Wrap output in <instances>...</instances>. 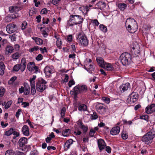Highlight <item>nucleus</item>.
<instances>
[{"label": "nucleus", "mask_w": 155, "mask_h": 155, "mask_svg": "<svg viewBox=\"0 0 155 155\" xmlns=\"http://www.w3.org/2000/svg\"><path fill=\"white\" fill-rule=\"evenodd\" d=\"M83 21V18L81 15H71L70 16L69 19L68 21V25L70 26H72L74 25L80 24Z\"/></svg>", "instance_id": "f257e3e1"}, {"label": "nucleus", "mask_w": 155, "mask_h": 155, "mask_svg": "<svg viewBox=\"0 0 155 155\" xmlns=\"http://www.w3.org/2000/svg\"><path fill=\"white\" fill-rule=\"evenodd\" d=\"M155 137V131L151 130L142 137V140L146 144L150 143L153 139Z\"/></svg>", "instance_id": "f03ea898"}, {"label": "nucleus", "mask_w": 155, "mask_h": 155, "mask_svg": "<svg viewBox=\"0 0 155 155\" xmlns=\"http://www.w3.org/2000/svg\"><path fill=\"white\" fill-rule=\"evenodd\" d=\"M120 59V62L124 65H128L130 63L131 56L128 53H124L121 55Z\"/></svg>", "instance_id": "7ed1b4c3"}, {"label": "nucleus", "mask_w": 155, "mask_h": 155, "mask_svg": "<svg viewBox=\"0 0 155 155\" xmlns=\"http://www.w3.org/2000/svg\"><path fill=\"white\" fill-rule=\"evenodd\" d=\"M78 41L83 46H87L89 43L86 35L83 32L79 33L77 37Z\"/></svg>", "instance_id": "20e7f679"}, {"label": "nucleus", "mask_w": 155, "mask_h": 155, "mask_svg": "<svg viewBox=\"0 0 155 155\" xmlns=\"http://www.w3.org/2000/svg\"><path fill=\"white\" fill-rule=\"evenodd\" d=\"M47 82L44 79L41 78L36 83V87L37 91L42 92L46 88L47 86L46 84Z\"/></svg>", "instance_id": "39448f33"}, {"label": "nucleus", "mask_w": 155, "mask_h": 155, "mask_svg": "<svg viewBox=\"0 0 155 155\" xmlns=\"http://www.w3.org/2000/svg\"><path fill=\"white\" fill-rule=\"evenodd\" d=\"M95 65L93 63L92 64H89L88 62H86L84 65V68L87 70L90 73H91L92 71H94V69Z\"/></svg>", "instance_id": "423d86ee"}, {"label": "nucleus", "mask_w": 155, "mask_h": 155, "mask_svg": "<svg viewBox=\"0 0 155 155\" xmlns=\"http://www.w3.org/2000/svg\"><path fill=\"white\" fill-rule=\"evenodd\" d=\"M16 25L13 24H10L6 27V30L8 33L11 34L15 32L16 31Z\"/></svg>", "instance_id": "0eeeda50"}, {"label": "nucleus", "mask_w": 155, "mask_h": 155, "mask_svg": "<svg viewBox=\"0 0 155 155\" xmlns=\"http://www.w3.org/2000/svg\"><path fill=\"white\" fill-rule=\"evenodd\" d=\"M155 112V104H153L148 105L145 109V112L147 114H151Z\"/></svg>", "instance_id": "6e6552de"}, {"label": "nucleus", "mask_w": 155, "mask_h": 155, "mask_svg": "<svg viewBox=\"0 0 155 155\" xmlns=\"http://www.w3.org/2000/svg\"><path fill=\"white\" fill-rule=\"evenodd\" d=\"M97 144L99 148L101 150L104 149L106 146L104 141L101 139L98 140Z\"/></svg>", "instance_id": "1a4fd4ad"}, {"label": "nucleus", "mask_w": 155, "mask_h": 155, "mask_svg": "<svg viewBox=\"0 0 155 155\" xmlns=\"http://www.w3.org/2000/svg\"><path fill=\"white\" fill-rule=\"evenodd\" d=\"M26 60L25 58H23L21 61V62L20 65V67L21 68V72H23L24 71L26 67Z\"/></svg>", "instance_id": "9d476101"}, {"label": "nucleus", "mask_w": 155, "mask_h": 155, "mask_svg": "<svg viewBox=\"0 0 155 155\" xmlns=\"http://www.w3.org/2000/svg\"><path fill=\"white\" fill-rule=\"evenodd\" d=\"M130 87V84L128 83H127L125 84H123L119 88L121 92H123L127 91Z\"/></svg>", "instance_id": "9b49d317"}, {"label": "nucleus", "mask_w": 155, "mask_h": 155, "mask_svg": "<svg viewBox=\"0 0 155 155\" xmlns=\"http://www.w3.org/2000/svg\"><path fill=\"white\" fill-rule=\"evenodd\" d=\"M131 51L133 54L134 53L136 56H138L139 55L140 48L138 45L136 46H135V47H133L131 49Z\"/></svg>", "instance_id": "f8f14e48"}, {"label": "nucleus", "mask_w": 155, "mask_h": 155, "mask_svg": "<svg viewBox=\"0 0 155 155\" xmlns=\"http://www.w3.org/2000/svg\"><path fill=\"white\" fill-rule=\"evenodd\" d=\"M120 131V128L118 126H116L113 128L110 131L111 134L113 135H116L119 134Z\"/></svg>", "instance_id": "ddd939ff"}, {"label": "nucleus", "mask_w": 155, "mask_h": 155, "mask_svg": "<svg viewBox=\"0 0 155 155\" xmlns=\"http://www.w3.org/2000/svg\"><path fill=\"white\" fill-rule=\"evenodd\" d=\"M95 8H98L101 10L103 9L106 6L105 3L103 2H99L97 3L96 5Z\"/></svg>", "instance_id": "4468645a"}, {"label": "nucleus", "mask_w": 155, "mask_h": 155, "mask_svg": "<svg viewBox=\"0 0 155 155\" xmlns=\"http://www.w3.org/2000/svg\"><path fill=\"white\" fill-rule=\"evenodd\" d=\"M27 143V139L25 137H22L18 141L19 145L20 147H23Z\"/></svg>", "instance_id": "2eb2a0df"}, {"label": "nucleus", "mask_w": 155, "mask_h": 155, "mask_svg": "<svg viewBox=\"0 0 155 155\" xmlns=\"http://www.w3.org/2000/svg\"><path fill=\"white\" fill-rule=\"evenodd\" d=\"M24 94L26 95H28L30 93V87L28 84L26 82L24 83Z\"/></svg>", "instance_id": "dca6fc26"}, {"label": "nucleus", "mask_w": 155, "mask_h": 155, "mask_svg": "<svg viewBox=\"0 0 155 155\" xmlns=\"http://www.w3.org/2000/svg\"><path fill=\"white\" fill-rule=\"evenodd\" d=\"M52 71L51 68L47 66L45 68L44 72L46 76L49 77L52 73Z\"/></svg>", "instance_id": "f3484780"}, {"label": "nucleus", "mask_w": 155, "mask_h": 155, "mask_svg": "<svg viewBox=\"0 0 155 155\" xmlns=\"http://www.w3.org/2000/svg\"><path fill=\"white\" fill-rule=\"evenodd\" d=\"M138 94L137 93L133 92L130 95V101H132L133 102H134L137 101L138 98Z\"/></svg>", "instance_id": "a211bd4d"}, {"label": "nucleus", "mask_w": 155, "mask_h": 155, "mask_svg": "<svg viewBox=\"0 0 155 155\" xmlns=\"http://www.w3.org/2000/svg\"><path fill=\"white\" fill-rule=\"evenodd\" d=\"M32 39L35 42L36 44L38 45H41L43 44V40L41 39L36 37H32Z\"/></svg>", "instance_id": "6ab92c4d"}, {"label": "nucleus", "mask_w": 155, "mask_h": 155, "mask_svg": "<svg viewBox=\"0 0 155 155\" xmlns=\"http://www.w3.org/2000/svg\"><path fill=\"white\" fill-rule=\"evenodd\" d=\"M73 90L74 91L72 92L73 94H74L75 98H77L78 97V94L79 93H81L78 87V86L77 85V86L75 87L74 88Z\"/></svg>", "instance_id": "aec40b11"}, {"label": "nucleus", "mask_w": 155, "mask_h": 155, "mask_svg": "<svg viewBox=\"0 0 155 155\" xmlns=\"http://www.w3.org/2000/svg\"><path fill=\"white\" fill-rule=\"evenodd\" d=\"M97 61L98 65L101 68L103 66L106 62L104 61L103 59L102 58H96Z\"/></svg>", "instance_id": "412c9836"}, {"label": "nucleus", "mask_w": 155, "mask_h": 155, "mask_svg": "<svg viewBox=\"0 0 155 155\" xmlns=\"http://www.w3.org/2000/svg\"><path fill=\"white\" fill-rule=\"evenodd\" d=\"M13 48L11 46H8L5 49V54H8L9 53H11L13 52L14 51Z\"/></svg>", "instance_id": "4be33fe9"}, {"label": "nucleus", "mask_w": 155, "mask_h": 155, "mask_svg": "<svg viewBox=\"0 0 155 155\" xmlns=\"http://www.w3.org/2000/svg\"><path fill=\"white\" fill-rule=\"evenodd\" d=\"M22 132L23 134L28 136L29 135L28 128V126L24 125L22 127Z\"/></svg>", "instance_id": "5701e85b"}, {"label": "nucleus", "mask_w": 155, "mask_h": 155, "mask_svg": "<svg viewBox=\"0 0 155 155\" xmlns=\"http://www.w3.org/2000/svg\"><path fill=\"white\" fill-rule=\"evenodd\" d=\"M5 66L4 63L1 61L0 62V75H2L4 73Z\"/></svg>", "instance_id": "b1692460"}, {"label": "nucleus", "mask_w": 155, "mask_h": 155, "mask_svg": "<svg viewBox=\"0 0 155 155\" xmlns=\"http://www.w3.org/2000/svg\"><path fill=\"white\" fill-rule=\"evenodd\" d=\"M103 68H105L107 71H110L113 69V66L110 63H105Z\"/></svg>", "instance_id": "393cba45"}, {"label": "nucleus", "mask_w": 155, "mask_h": 155, "mask_svg": "<svg viewBox=\"0 0 155 155\" xmlns=\"http://www.w3.org/2000/svg\"><path fill=\"white\" fill-rule=\"evenodd\" d=\"M17 17L15 15H12L6 16L5 18V20L8 22L12 21L13 19L16 18Z\"/></svg>", "instance_id": "a878e982"}, {"label": "nucleus", "mask_w": 155, "mask_h": 155, "mask_svg": "<svg viewBox=\"0 0 155 155\" xmlns=\"http://www.w3.org/2000/svg\"><path fill=\"white\" fill-rule=\"evenodd\" d=\"M127 6V5L124 3H119L118 5V8L121 11H124L126 8Z\"/></svg>", "instance_id": "bb28decb"}, {"label": "nucleus", "mask_w": 155, "mask_h": 155, "mask_svg": "<svg viewBox=\"0 0 155 155\" xmlns=\"http://www.w3.org/2000/svg\"><path fill=\"white\" fill-rule=\"evenodd\" d=\"M79 90L81 93L86 92L87 91V87L85 85H78Z\"/></svg>", "instance_id": "cd10ccee"}, {"label": "nucleus", "mask_w": 155, "mask_h": 155, "mask_svg": "<svg viewBox=\"0 0 155 155\" xmlns=\"http://www.w3.org/2000/svg\"><path fill=\"white\" fill-rule=\"evenodd\" d=\"M33 66H34V63L33 62H29L27 66L28 69L30 71H34L33 68Z\"/></svg>", "instance_id": "c85d7f7f"}, {"label": "nucleus", "mask_w": 155, "mask_h": 155, "mask_svg": "<svg viewBox=\"0 0 155 155\" xmlns=\"http://www.w3.org/2000/svg\"><path fill=\"white\" fill-rule=\"evenodd\" d=\"M9 10L11 13L16 12L18 11V8L17 6H12L9 7Z\"/></svg>", "instance_id": "c756f323"}, {"label": "nucleus", "mask_w": 155, "mask_h": 155, "mask_svg": "<svg viewBox=\"0 0 155 155\" xmlns=\"http://www.w3.org/2000/svg\"><path fill=\"white\" fill-rule=\"evenodd\" d=\"M21 56V54L17 52L13 54L12 55V58L13 60H16L18 59Z\"/></svg>", "instance_id": "7c9ffc66"}, {"label": "nucleus", "mask_w": 155, "mask_h": 155, "mask_svg": "<svg viewBox=\"0 0 155 155\" xmlns=\"http://www.w3.org/2000/svg\"><path fill=\"white\" fill-rule=\"evenodd\" d=\"M73 141L72 139H70L67 140L65 144V146L67 147L68 149L69 148L70 146L73 143Z\"/></svg>", "instance_id": "2f4dec72"}, {"label": "nucleus", "mask_w": 155, "mask_h": 155, "mask_svg": "<svg viewBox=\"0 0 155 155\" xmlns=\"http://www.w3.org/2000/svg\"><path fill=\"white\" fill-rule=\"evenodd\" d=\"M71 130L70 129H67L62 131V135L65 137H67L69 136L71 132Z\"/></svg>", "instance_id": "473e14b6"}, {"label": "nucleus", "mask_w": 155, "mask_h": 155, "mask_svg": "<svg viewBox=\"0 0 155 155\" xmlns=\"http://www.w3.org/2000/svg\"><path fill=\"white\" fill-rule=\"evenodd\" d=\"M14 130V129L13 128H11L9 130L6 131L5 132L4 135H6L7 136H9L12 134L13 132V131Z\"/></svg>", "instance_id": "72a5a7b5"}, {"label": "nucleus", "mask_w": 155, "mask_h": 155, "mask_svg": "<svg viewBox=\"0 0 155 155\" xmlns=\"http://www.w3.org/2000/svg\"><path fill=\"white\" fill-rule=\"evenodd\" d=\"M87 106L85 104H81L78 107V110L81 111H85L87 110Z\"/></svg>", "instance_id": "f704fd0d"}, {"label": "nucleus", "mask_w": 155, "mask_h": 155, "mask_svg": "<svg viewBox=\"0 0 155 155\" xmlns=\"http://www.w3.org/2000/svg\"><path fill=\"white\" fill-rule=\"evenodd\" d=\"M140 118L142 120H144L146 121L147 122L149 120V116L148 115H141L140 116Z\"/></svg>", "instance_id": "c9c22d12"}, {"label": "nucleus", "mask_w": 155, "mask_h": 155, "mask_svg": "<svg viewBox=\"0 0 155 155\" xmlns=\"http://www.w3.org/2000/svg\"><path fill=\"white\" fill-rule=\"evenodd\" d=\"M31 89V93L33 95H35L36 93V90L35 88V85H30Z\"/></svg>", "instance_id": "e433bc0d"}, {"label": "nucleus", "mask_w": 155, "mask_h": 155, "mask_svg": "<svg viewBox=\"0 0 155 155\" xmlns=\"http://www.w3.org/2000/svg\"><path fill=\"white\" fill-rule=\"evenodd\" d=\"M20 69L21 70L20 65L19 64H17L14 66L13 68V70L17 72Z\"/></svg>", "instance_id": "4c0bfd02"}, {"label": "nucleus", "mask_w": 155, "mask_h": 155, "mask_svg": "<svg viewBox=\"0 0 155 155\" xmlns=\"http://www.w3.org/2000/svg\"><path fill=\"white\" fill-rule=\"evenodd\" d=\"M100 29L104 32H106L107 31V28L105 26L103 25L99 26Z\"/></svg>", "instance_id": "58836bf2"}, {"label": "nucleus", "mask_w": 155, "mask_h": 155, "mask_svg": "<svg viewBox=\"0 0 155 155\" xmlns=\"http://www.w3.org/2000/svg\"><path fill=\"white\" fill-rule=\"evenodd\" d=\"M36 78V76L34 75L32 78H31L29 79V81L30 83V85H35V80Z\"/></svg>", "instance_id": "ea45409f"}, {"label": "nucleus", "mask_w": 155, "mask_h": 155, "mask_svg": "<svg viewBox=\"0 0 155 155\" xmlns=\"http://www.w3.org/2000/svg\"><path fill=\"white\" fill-rule=\"evenodd\" d=\"M101 104L100 103H98L96 105V109L98 110H101L102 109H104L105 108L104 106H102L101 105Z\"/></svg>", "instance_id": "a19ab883"}, {"label": "nucleus", "mask_w": 155, "mask_h": 155, "mask_svg": "<svg viewBox=\"0 0 155 155\" xmlns=\"http://www.w3.org/2000/svg\"><path fill=\"white\" fill-rule=\"evenodd\" d=\"M121 137L123 139L126 140L127 138L128 135L126 132L123 131L122 133Z\"/></svg>", "instance_id": "79ce46f5"}, {"label": "nucleus", "mask_w": 155, "mask_h": 155, "mask_svg": "<svg viewBox=\"0 0 155 155\" xmlns=\"http://www.w3.org/2000/svg\"><path fill=\"white\" fill-rule=\"evenodd\" d=\"M102 100L107 104H109L110 101V99L109 98L106 97H102Z\"/></svg>", "instance_id": "37998d69"}, {"label": "nucleus", "mask_w": 155, "mask_h": 155, "mask_svg": "<svg viewBox=\"0 0 155 155\" xmlns=\"http://www.w3.org/2000/svg\"><path fill=\"white\" fill-rule=\"evenodd\" d=\"M66 111V108L64 107H63L61 111V117L63 118L64 116L65 113Z\"/></svg>", "instance_id": "c03bdc74"}, {"label": "nucleus", "mask_w": 155, "mask_h": 155, "mask_svg": "<svg viewBox=\"0 0 155 155\" xmlns=\"http://www.w3.org/2000/svg\"><path fill=\"white\" fill-rule=\"evenodd\" d=\"M39 49V47L38 46H35L34 47L31 48L29 49V51L30 52H32L34 51H37Z\"/></svg>", "instance_id": "a18cd8bd"}, {"label": "nucleus", "mask_w": 155, "mask_h": 155, "mask_svg": "<svg viewBox=\"0 0 155 155\" xmlns=\"http://www.w3.org/2000/svg\"><path fill=\"white\" fill-rule=\"evenodd\" d=\"M14 152L12 150H9L6 151L5 153V155H13L14 154Z\"/></svg>", "instance_id": "49530a36"}, {"label": "nucleus", "mask_w": 155, "mask_h": 155, "mask_svg": "<svg viewBox=\"0 0 155 155\" xmlns=\"http://www.w3.org/2000/svg\"><path fill=\"white\" fill-rule=\"evenodd\" d=\"M12 103V101H9L6 104L5 108V109H8L11 106Z\"/></svg>", "instance_id": "de8ad7c7"}, {"label": "nucleus", "mask_w": 155, "mask_h": 155, "mask_svg": "<svg viewBox=\"0 0 155 155\" xmlns=\"http://www.w3.org/2000/svg\"><path fill=\"white\" fill-rule=\"evenodd\" d=\"M61 41L60 40H59V39H58L56 41V45L58 47L59 49H61Z\"/></svg>", "instance_id": "09e8293b"}, {"label": "nucleus", "mask_w": 155, "mask_h": 155, "mask_svg": "<svg viewBox=\"0 0 155 155\" xmlns=\"http://www.w3.org/2000/svg\"><path fill=\"white\" fill-rule=\"evenodd\" d=\"M5 90L2 87H0V96L2 97L5 93Z\"/></svg>", "instance_id": "8fccbe9b"}, {"label": "nucleus", "mask_w": 155, "mask_h": 155, "mask_svg": "<svg viewBox=\"0 0 155 155\" xmlns=\"http://www.w3.org/2000/svg\"><path fill=\"white\" fill-rule=\"evenodd\" d=\"M95 133V131L93 129L90 130L89 133V135L90 137H93L94 136V134Z\"/></svg>", "instance_id": "3c124183"}, {"label": "nucleus", "mask_w": 155, "mask_h": 155, "mask_svg": "<svg viewBox=\"0 0 155 155\" xmlns=\"http://www.w3.org/2000/svg\"><path fill=\"white\" fill-rule=\"evenodd\" d=\"M82 130L84 132L86 133L88 129V127L87 126H85L84 124L82 126L80 127Z\"/></svg>", "instance_id": "603ef678"}, {"label": "nucleus", "mask_w": 155, "mask_h": 155, "mask_svg": "<svg viewBox=\"0 0 155 155\" xmlns=\"http://www.w3.org/2000/svg\"><path fill=\"white\" fill-rule=\"evenodd\" d=\"M43 58V56L41 54H38L37 56L36 57L35 59L38 61H39L41 60Z\"/></svg>", "instance_id": "864d4df0"}, {"label": "nucleus", "mask_w": 155, "mask_h": 155, "mask_svg": "<svg viewBox=\"0 0 155 155\" xmlns=\"http://www.w3.org/2000/svg\"><path fill=\"white\" fill-rule=\"evenodd\" d=\"M9 38L11 39L12 41H14L16 40V37L15 35H12L9 36Z\"/></svg>", "instance_id": "5fc2aeb1"}, {"label": "nucleus", "mask_w": 155, "mask_h": 155, "mask_svg": "<svg viewBox=\"0 0 155 155\" xmlns=\"http://www.w3.org/2000/svg\"><path fill=\"white\" fill-rule=\"evenodd\" d=\"M27 25V23L26 22L24 21L22 23L21 26V28L22 30L24 29H25Z\"/></svg>", "instance_id": "6e6d98bb"}, {"label": "nucleus", "mask_w": 155, "mask_h": 155, "mask_svg": "<svg viewBox=\"0 0 155 155\" xmlns=\"http://www.w3.org/2000/svg\"><path fill=\"white\" fill-rule=\"evenodd\" d=\"M61 0H52L51 3L54 5H56L58 4Z\"/></svg>", "instance_id": "4d7b16f0"}, {"label": "nucleus", "mask_w": 155, "mask_h": 155, "mask_svg": "<svg viewBox=\"0 0 155 155\" xmlns=\"http://www.w3.org/2000/svg\"><path fill=\"white\" fill-rule=\"evenodd\" d=\"M75 84L74 81L73 80H71L69 81L68 82V85L69 87H71V86Z\"/></svg>", "instance_id": "13d9d810"}, {"label": "nucleus", "mask_w": 155, "mask_h": 155, "mask_svg": "<svg viewBox=\"0 0 155 155\" xmlns=\"http://www.w3.org/2000/svg\"><path fill=\"white\" fill-rule=\"evenodd\" d=\"M92 119H96L98 118V116L96 113H94L93 114L91 115Z\"/></svg>", "instance_id": "bf43d9fd"}, {"label": "nucleus", "mask_w": 155, "mask_h": 155, "mask_svg": "<svg viewBox=\"0 0 155 155\" xmlns=\"http://www.w3.org/2000/svg\"><path fill=\"white\" fill-rule=\"evenodd\" d=\"M21 111V109H18V111L16 112L15 116L18 118L20 114V112Z\"/></svg>", "instance_id": "052dcab7"}, {"label": "nucleus", "mask_w": 155, "mask_h": 155, "mask_svg": "<svg viewBox=\"0 0 155 155\" xmlns=\"http://www.w3.org/2000/svg\"><path fill=\"white\" fill-rule=\"evenodd\" d=\"M77 124L80 128L83 125L82 122L80 120H79L77 121Z\"/></svg>", "instance_id": "680f3d73"}, {"label": "nucleus", "mask_w": 155, "mask_h": 155, "mask_svg": "<svg viewBox=\"0 0 155 155\" xmlns=\"http://www.w3.org/2000/svg\"><path fill=\"white\" fill-rule=\"evenodd\" d=\"M48 12V10L46 8H44L42 9L41 12V14H46Z\"/></svg>", "instance_id": "e2e57ef3"}, {"label": "nucleus", "mask_w": 155, "mask_h": 155, "mask_svg": "<svg viewBox=\"0 0 155 155\" xmlns=\"http://www.w3.org/2000/svg\"><path fill=\"white\" fill-rule=\"evenodd\" d=\"M40 50L41 51V53L42 54L44 53L45 52L47 51V48L45 47H44L43 48H40Z\"/></svg>", "instance_id": "0e129e2a"}, {"label": "nucleus", "mask_w": 155, "mask_h": 155, "mask_svg": "<svg viewBox=\"0 0 155 155\" xmlns=\"http://www.w3.org/2000/svg\"><path fill=\"white\" fill-rule=\"evenodd\" d=\"M33 2L35 3V6L36 7H38V5L40 4V2L38 1L37 0H34Z\"/></svg>", "instance_id": "69168bd1"}, {"label": "nucleus", "mask_w": 155, "mask_h": 155, "mask_svg": "<svg viewBox=\"0 0 155 155\" xmlns=\"http://www.w3.org/2000/svg\"><path fill=\"white\" fill-rule=\"evenodd\" d=\"M38 154V152L36 150H34L31 151V155H36Z\"/></svg>", "instance_id": "338daca9"}, {"label": "nucleus", "mask_w": 155, "mask_h": 155, "mask_svg": "<svg viewBox=\"0 0 155 155\" xmlns=\"http://www.w3.org/2000/svg\"><path fill=\"white\" fill-rule=\"evenodd\" d=\"M22 105H23L24 107H26L27 106H29V103L28 102H22Z\"/></svg>", "instance_id": "774afa93"}]
</instances>
